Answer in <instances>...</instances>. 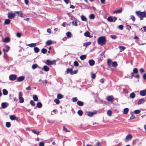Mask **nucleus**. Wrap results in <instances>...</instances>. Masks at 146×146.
Here are the masks:
<instances>
[{
	"mask_svg": "<svg viewBox=\"0 0 146 146\" xmlns=\"http://www.w3.org/2000/svg\"><path fill=\"white\" fill-rule=\"evenodd\" d=\"M32 132L34 134H37V135L39 134V132L38 131L34 130H32Z\"/></svg>",
	"mask_w": 146,
	"mask_h": 146,
	"instance_id": "37998d69",
	"label": "nucleus"
},
{
	"mask_svg": "<svg viewBox=\"0 0 146 146\" xmlns=\"http://www.w3.org/2000/svg\"><path fill=\"white\" fill-rule=\"evenodd\" d=\"M15 13H17L18 15L20 17H22V13L21 11H15Z\"/></svg>",
	"mask_w": 146,
	"mask_h": 146,
	"instance_id": "f3484780",
	"label": "nucleus"
},
{
	"mask_svg": "<svg viewBox=\"0 0 146 146\" xmlns=\"http://www.w3.org/2000/svg\"><path fill=\"white\" fill-rule=\"evenodd\" d=\"M56 62L55 60H53L52 61H50L49 60H46V64L48 65H52L54 63H55Z\"/></svg>",
	"mask_w": 146,
	"mask_h": 146,
	"instance_id": "0eeeda50",
	"label": "nucleus"
},
{
	"mask_svg": "<svg viewBox=\"0 0 146 146\" xmlns=\"http://www.w3.org/2000/svg\"><path fill=\"white\" fill-rule=\"evenodd\" d=\"M72 25H73L77 26H78L77 24L76 21H72Z\"/></svg>",
	"mask_w": 146,
	"mask_h": 146,
	"instance_id": "bf43d9fd",
	"label": "nucleus"
},
{
	"mask_svg": "<svg viewBox=\"0 0 146 146\" xmlns=\"http://www.w3.org/2000/svg\"><path fill=\"white\" fill-rule=\"evenodd\" d=\"M39 82H41L45 86L46 85L47 82V80H39Z\"/></svg>",
	"mask_w": 146,
	"mask_h": 146,
	"instance_id": "6ab92c4d",
	"label": "nucleus"
},
{
	"mask_svg": "<svg viewBox=\"0 0 146 146\" xmlns=\"http://www.w3.org/2000/svg\"><path fill=\"white\" fill-rule=\"evenodd\" d=\"M38 67V65L36 64H33L32 66V68L33 69H36Z\"/></svg>",
	"mask_w": 146,
	"mask_h": 146,
	"instance_id": "49530a36",
	"label": "nucleus"
},
{
	"mask_svg": "<svg viewBox=\"0 0 146 146\" xmlns=\"http://www.w3.org/2000/svg\"><path fill=\"white\" fill-rule=\"evenodd\" d=\"M112 111L110 110H108L107 112V114L109 116H111V115Z\"/></svg>",
	"mask_w": 146,
	"mask_h": 146,
	"instance_id": "f704fd0d",
	"label": "nucleus"
},
{
	"mask_svg": "<svg viewBox=\"0 0 146 146\" xmlns=\"http://www.w3.org/2000/svg\"><path fill=\"white\" fill-rule=\"evenodd\" d=\"M10 118L11 120H13L15 119L16 117L14 115H11L10 116Z\"/></svg>",
	"mask_w": 146,
	"mask_h": 146,
	"instance_id": "72a5a7b5",
	"label": "nucleus"
},
{
	"mask_svg": "<svg viewBox=\"0 0 146 146\" xmlns=\"http://www.w3.org/2000/svg\"><path fill=\"white\" fill-rule=\"evenodd\" d=\"M46 43L48 45H50L52 43V41L51 40H48L47 41Z\"/></svg>",
	"mask_w": 146,
	"mask_h": 146,
	"instance_id": "a18cd8bd",
	"label": "nucleus"
},
{
	"mask_svg": "<svg viewBox=\"0 0 146 146\" xmlns=\"http://www.w3.org/2000/svg\"><path fill=\"white\" fill-rule=\"evenodd\" d=\"M54 102L57 104H59L60 102L59 100L58 99H55L54 100Z\"/></svg>",
	"mask_w": 146,
	"mask_h": 146,
	"instance_id": "a19ab883",
	"label": "nucleus"
},
{
	"mask_svg": "<svg viewBox=\"0 0 146 146\" xmlns=\"http://www.w3.org/2000/svg\"><path fill=\"white\" fill-rule=\"evenodd\" d=\"M78 99L77 98L74 97L72 99V101L74 102H75L77 101Z\"/></svg>",
	"mask_w": 146,
	"mask_h": 146,
	"instance_id": "69168bd1",
	"label": "nucleus"
},
{
	"mask_svg": "<svg viewBox=\"0 0 146 146\" xmlns=\"http://www.w3.org/2000/svg\"><path fill=\"white\" fill-rule=\"evenodd\" d=\"M78 114L80 116H82L83 114V112L81 110H79L78 111Z\"/></svg>",
	"mask_w": 146,
	"mask_h": 146,
	"instance_id": "09e8293b",
	"label": "nucleus"
},
{
	"mask_svg": "<svg viewBox=\"0 0 146 146\" xmlns=\"http://www.w3.org/2000/svg\"><path fill=\"white\" fill-rule=\"evenodd\" d=\"M42 106V104L40 102H38L37 104V107L39 108H40Z\"/></svg>",
	"mask_w": 146,
	"mask_h": 146,
	"instance_id": "473e14b6",
	"label": "nucleus"
},
{
	"mask_svg": "<svg viewBox=\"0 0 146 146\" xmlns=\"http://www.w3.org/2000/svg\"><path fill=\"white\" fill-rule=\"evenodd\" d=\"M44 143L43 142H40L39 143V146H44Z\"/></svg>",
	"mask_w": 146,
	"mask_h": 146,
	"instance_id": "052dcab7",
	"label": "nucleus"
},
{
	"mask_svg": "<svg viewBox=\"0 0 146 146\" xmlns=\"http://www.w3.org/2000/svg\"><path fill=\"white\" fill-rule=\"evenodd\" d=\"M129 109L128 108H126L124 109L123 110V113L124 114H126L129 111Z\"/></svg>",
	"mask_w": 146,
	"mask_h": 146,
	"instance_id": "a211bd4d",
	"label": "nucleus"
},
{
	"mask_svg": "<svg viewBox=\"0 0 146 146\" xmlns=\"http://www.w3.org/2000/svg\"><path fill=\"white\" fill-rule=\"evenodd\" d=\"M113 99L114 98L112 96H108L106 98V100L108 101L111 102H113Z\"/></svg>",
	"mask_w": 146,
	"mask_h": 146,
	"instance_id": "6e6552de",
	"label": "nucleus"
},
{
	"mask_svg": "<svg viewBox=\"0 0 146 146\" xmlns=\"http://www.w3.org/2000/svg\"><path fill=\"white\" fill-rule=\"evenodd\" d=\"M143 78L144 80L146 79V73L144 74L143 75Z\"/></svg>",
	"mask_w": 146,
	"mask_h": 146,
	"instance_id": "774afa93",
	"label": "nucleus"
},
{
	"mask_svg": "<svg viewBox=\"0 0 146 146\" xmlns=\"http://www.w3.org/2000/svg\"><path fill=\"white\" fill-rule=\"evenodd\" d=\"M136 14L139 17H146V11L141 12L140 11H138L136 12Z\"/></svg>",
	"mask_w": 146,
	"mask_h": 146,
	"instance_id": "f03ea898",
	"label": "nucleus"
},
{
	"mask_svg": "<svg viewBox=\"0 0 146 146\" xmlns=\"http://www.w3.org/2000/svg\"><path fill=\"white\" fill-rule=\"evenodd\" d=\"M86 55H82L80 56V58L81 60H83L86 58Z\"/></svg>",
	"mask_w": 146,
	"mask_h": 146,
	"instance_id": "c85d7f7f",
	"label": "nucleus"
},
{
	"mask_svg": "<svg viewBox=\"0 0 146 146\" xmlns=\"http://www.w3.org/2000/svg\"><path fill=\"white\" fill-rule=\"evenodd\" d=\"M10 47L8 46H7L5 47V48L3 49V51H6L7 52H8L9 49H10Z\"/></svg>",
	"mask_w": 146,
	"mask_h": 146,
	"instance_id": "b1692460",
	"label": "nucleus"
},
{
	"mask_svg": "<svg viewBox=\"0 0 146 146\" xmlns=\"http://www.w3.org/2000/svg\"><path fill=\"white\" fill-rule=\"evenodd\" d=\"M17 77V76L15 74H12L9 76V79L13 81L16 79Z\"/></svg>",
	"mask_w": 146,
	"mask_h": 146,
	"instance_id": "423d86ee",
	"label": "nucleus"
},
{
	"mask_svg": "<svg viewBox=\"0 0 146 146\" xmlns=\"http://www.w3.org/2000/svg\"><path fill=\"white\" fill-rule=\"evenodd\" d=\"M30 104L32 106H34L35 105V102L32 100H31L30 101Z\"/></svg>",
	"mask_w": 146,
	"mask_h": 146,
	"instance_id": "4d7b16f0",
	"label": "nucleus"
},
{
	"mask_svg": "<svg viewBox=\"0 0 146 146\" xmlns=\"http://www.w3.org/2000/svg\"><path fill=\"white\" fill-rule=\"evenodd\" d=\"M63 97V96L61 94H58L57 96V98L58 99H61Z\"/></svg>",
	"mask_w": 146,
	"mask_h": 146,
	"instance_id": "de8ad7c7",
	"label": "nucleus"
},
{
	"mask_svg": "<svg viewBox=\"0 0 146 146\" xmlns=\"http://www.w3.org/2000/svg\"><path fill=\"white\" fill-rule=\"evenodd\" d=\"M21 34L19 33H18L16 34L17 36L19 38H20L21 37Z\"/></svg>",
	"mask_w": 146,
	"mask_h": 146,
	"instance_id": "680f3d73",
	"label": "nucleus"
},
{
	"mask_svg": "<svg viewBox=\"0 0 146 146\" xmlns=\"http://www.w3.org/2000/svg\"><path fill=\"white\" fill-rule=\"evenodd\" d=\"M74 65L76 66H78L79 65V64L78 62L75 61L74 62Z\"/></svg>",
	"mask_w": 146,
	"mask_h": 146,
	"instance_id": "13d9d810",
	"label": "nucleus"
},
{
	"mask_svg": "<svg viewBox=\"0 0 146 146\" xmlns=\"http://www.w3.org/2000/svg\"><path fill=\"white\" fill-rule=\"evenodd\" d=\"M43 69L46 72H47L49 70L48 67L46 66H44L43 67Z\"/></svg>",
	"mask_w": 146,
	"mask_h": 146,
	"instance_id": "bb28decb",
	"label": "nucleus"
},
{
	"mask_svg": "<svg viewBox=\"0 0 146 146\" xmlns=\"http://www.w3.org/2000/svg\"><path fill=\"white\" fill-rule=\"evenodd\" d=\"M3 93L4 95H6L7 94L8 92L6 89H4L3 90Z\"/></svg>",
	"mask_w": 146,
	"mask_h": 146,
	"instance_id": "4be33fe9",
	"label": "nucleus"
},
{
	"mask_svg": "<svg viewBox=\"0 0 146 146\" xmlns=\"http://www.w3.org/2000/svg\"><path fill=\"white\" fill-rule=\"evenodd\" d=\"M34 49L35 51V52L36 53L38 52H39V50H40L39 48L37 47H35L34 48Z\"/></svg>",
	"mask_w": 146,
	"mask_h": 146,
	"instance_id": "58836bf2",
	"label": "nucleus"
},
{
	"mask_svg": "<svg viewBox=\"0 0 146 146\" xmlns=\"http://www.w3.org/2000/svg\"><path fill=\"white\" fill-rule=\"evenodd\" d=\"M110 37L113 39H115L117 38V36L114 35H111Z\"/></svg>",
	"mask_w": 146,
	"mask_h": 146,
	"instance_id": "6e6d98bb",
	"label": "nucleus"
},
{
	"mask_svg": "<svg viewBox=\"0 0 146 146\" xmlns=\"http://www.w3.org/2000/svg\"><path fill=\"white\" fill-rule=\"evenodd\" d=\"M118 27L121 30H122L123 28V26L122 25H120L118 26Z\"/></svg>",
	"mask_w": 146,
	"mask_h": 146,
	"instance_id": "0e129e2a",
	"label": "nucleus"
},
{
	"mask_svg": "<svg viewBox=\"0 0 146 146\" xmlns=\"http://www.w3.org/2000/svg\"><path fill=\"white\" fill-rule=\"evenodd\" d=\"M130 19H132L133 22L135 21V17L133 15H131L130 16Z\"/></svg>",
	"mask_w": 146,
	"mask_h": 146,
	"instance_id": "5fc2aeb1",
	"label": "nucleus"
},
{
	"mask_svg": "<svg viewBox=\"0 0 146 146\" xmlns=\"http://www.w3.org/2000/svg\"><path fill=\"white\" fill-rule=\"evenodd\" d=\"M89 63L90 66H93L95 63V62L93 60H90L89 61Z\"/></svg>",
	"mask_w": 146,
	"mask_h": 146,
	"instance_id": "dca6fc26",
	"label": "nucleus"
},
{
	"mask_svg": "<svg viewBox=\"0 0 146 146\" xmlns=\"http://www.w3.org/2000/svg\"><path fill=\"white\" fill-rule=\"evenodd\" d=\"M15 16V14L12 12H9L8 13V17L11 19L14 18Z\"/></svg>",
	"mask_w": 146,
	"mask_h": 146,
	"instance_id": "39448f33",
	"label": "nucleus"
},
{
	"mask_svg": "<svg viewBox=\"0 0 146 146\" xmlns=\"http://www.w3.org/2000/svg\"><path fill=\"white\" fill-rule=\"evenodd\" d=\"M122 8H121L119 9L114 11L113 12V13H121L122 12Z\"/></svg>",
	"mask_w": 146,
	"mask_h": 146,
	"instance_id": "2eb2a0df",
	"label": "nucleus"
},
{
	"mask_svg": "<svg viewBox=\"0 0 146 146\" xmlns=\"http://www.w3.org/2000/svg\"><path fill=\"white\" fill-rule=\"evenodd\" d=\"M132 138V135H131L129 134L126 136V139H130Z\"/></svg>",
	"mask_w": 146,
	"mask_h": 146,
	"instance_id": "c9c22d12",
	"label": "nucleus"
},
{
	"mask_svg": "<svg viewBox=\"0 0 146 146\" xmlns=\"http://www.w3.org/2000/svg\"><path fill=\"white\" fill-rule=\"evenodd\" d=\"M95 16L94 14H91L89 16V18L91 19H93L94 18Z\"/></svg>",
	"mask_w": 146,
	"mask_h": 146,
	"instance_id": "864d4df0",
	"label": "nucleus"
},
{
	"mask_svg": "<svg viewBox=\"0 0 146 146\" xmlns=\"http://www.w3.org/2000/svg\"><path fill=\"white\" fill-rule=\"evenodd\" d=\"M47 51V50L44 48H43L41 50V52L44 54L46 53Z\"/></svg>",
	"mask_w": 146,
	"mask_h": 146,
	"instance_id": "8fccbe9b",
	"label": "nucleus"
},
{
	"mask_svg": "<svg viewBox=\"0 0 146 146\" xmlns=\"http://www.w3.org/2000/svg\"><path fill=\"white\" fill-rule=\"evenodd\" d=\"M6 126L7 127H9L11 126V123L9 122H7L6 123Z\"/></svg>",
	"mask_w": 146,
	"mask_h": 146,
	"instance_id": "3c124183",
	"label": "nucleus"
},
{
	"mask_svg": "<svg viewBox=\"0 0 146 146\" xmlns=\"http://www.w3.org/2000/svg\"><path fill=\"white\" fill-rule=\"evenodd\" d=\"M87 115L89 117H92L96 113V112H91L90 111H88L87 112Z\"/></svg>",
	"mask_w": 146,
	"mask_h": 146,
	"instance_id": "1a4fd4ad",
	"label": "nucleus"
},
{
	"mask_svg": "<svg viewBox=\"0 0 146 146\" xmlns=\"http://www.w3.org/2000/svg\"><path fill=\"white\" fill-rule=\"evenodd\" d=\"M91 44V42H88L86 43H84V46L87 47L88 46L90 45Z\"/></svg>",
	"mask_w": 146,
	"mask_h": 146,
	"instance_id": "ea45409f",
	"label": "nucleus"
},
{
	"mask_svg": "<svg viewBox=\"0 0 146 146\" xmlns=\"http://www.w3.org/2000/svg\"><path fill=\"white\" fill-rule=\"evenodd\" d=\"M28 46L31 47H35L36 46V43H31L28 44Z\"/></svg>",
	"mask_w": 146,
	"mask_h": 146,
	"instance_id": "7c9ffc66",
	"label": "nucleus"
},
{
	"mask_svg": "<svg viewBox=\"0 0 146 146\" xmlns=\"http://www.w3.org/2000/svg\"><path fill=\"white\" fill-rule=\"evenodd\" d=\"M9 104L7 102H3L1 104V107L3 108H6L8 106Z\"/></svg>",
	"mask_w": 146,
	"mask_h": 146,
	"instance_id": "9d476101",
	"label": "nucleus"
},
{
	"mask_svg": "<svg viewBox=\"0 0 146 146\" xmlns=\"http://www.w3.org/2000/svg\"><path fill=\"white\" fill-rule=\"evenodd\" d=\"M135 94L133 92H132L130 94V97L131 98H133L135 97Z\"/></svg>",
	"mask_w": 146,
	"mask_h": 146,
	"instance_id": "cd10ccee",
	"label": "nucleus"
},
{
	"mask_svg": "<svg viewBox=\"0 0 146 146\" xmlns=\"http://www.w3.org/2000/svg\"><path fill=\"white\" fill-rule=\"evenodd\" d=\"M77 104L78 105L80 106H82L84 105L83 102L81 101H78L77 102Z\"/></svg>",
	"mask_w": 146,
	"mask_h": 146,
	"instance_id": "2f4dec72",
	"label": "nucleus"
},
{
	"mask_svg": "<svg viewBox=\"0 0 146 146\" xmlns=\"http://www.w3.org/2000/svg\"><path fill=\"white\" fill-rule=\"evenodd\" d=\"M84 35L86 37H90V33L88 31H86L84 33Z\"/></svg>",
	"mask_w": 146,
	"mask_h": 146,
	"instance_id": "a878e982",
	"label": "nucleus"
},
{
	"mask_svg": "<svg viewBox=\"0 0 146 146\" xmlns=\"http://www.w3.org/2000/svg\"><path fill=\"white\" fill-rule=\"evenodd\" d=\"M10 20L9 19H7L5 20L4 23L5 25H8L10 23Z\"/></svg>",
	"mask_w": 146,
	"mask_h": 146,
	"instance_id": "412c9836",
	"label": "nucleus"
},
{
	"mask_svg": "<svg viewBox=\"0 0 146 146\" xmlns=\"http://www.w3.org/2000/svg\"><path fill=\"white\" fill-rule=\"evenodd\" d=\"M117 65V62L116 61L113 62L112 63V66L114 67H116Z\"/></svg>",
	"mask_w": 146,
	"mask_h": 146,
	"instance_id": "393cba45",
	"label": "nucleus"
},
{
	"mask_svg": "<svg viewBox=\"0 0 146 146\" xmlns=\"http://www.w3.org/2000/svg\"><path fill=\"white\" fill-rule=\"evenodd\" d=\"M25 77L23 76H20L17 79L18 82H21L23 80L25 79Z\"/></svg>",
	"mask_w": 146,
	"mask_h": 146,
	"instance_id": "ddd939ff",
	"label": "nucleus"
},
{
	"mask_svg": "<svg viewBox=\"0 0 146 146\" xmlns=\"http://www.w3.org/2000/svg\"><path fill=\"white\" fill-rule=\"evenodd\" d=\"M98 42L99 44L102 45L105 44L106 42V38L104 36L100 37L98 38Z\"/></svg>",
	"mask_w": 146,
	"mask_h": 146,
	"instance_id": "f257e3e1",
	"label": "nucleus"
},
{
	"mask_svg": "<svg viewBox=\"0 0 146 146\" xmlns=\"http://www.w3.org/2000/svg\"><path fill=\"white\" fill-rule=\"evenodd\" d=\"M66 35L68 37V38H70L72 34L71 32H68L66 33Z\"/></svg>",
	"mask_w": 146,
	"mask_h": 146,
	"instance_id": "79ce46f5",
	"label": "nucleus"
},
{
	"mask_svg": "<svg viewBox=\"0 0 146 146\" xmlns=\"http://www.w3.org/2000/svg\"><path fill=\"white\" fill-rule=\"evenodd\" d=\"M23 96V94L21 92H20L19 93V102L21 103H23L24 102V99L22 97Z\"/></svg>",
	"mask_w": 146,
	"mask_h": 146,
	"instance_id": "7ed1b4c3",
	"label": "nucleus"
},
{
	"mask_svg": "<svg viewBox=\"0 0 146 146\" xmlns=\"http://www.w3.org/2000/svg\"><path fill=\"white\" fill-rule=\"evenodd\" d=\"M133 73L135 74H137L138 72V70L137 68H135L133 69Z\"/></svg>",
	"mask_w": 146,
	"mask_h": 146,
	"instance_id": "c03bdc74",
	"label": "nucleus"
},
{
	"mask_svg": "<svg viewBox=\"0 0 146 146\" xmlns=\"http://www.w3.org/2000/svg\"><path fill=\"white\" fill-rule=\"evenodd\" d=\"M139 140L138 139H136L133 141L132 144L133 145H135L138 142Z\"/></svg>",
	"mask_w": 146,
	"mask_h": 146,
	"instance_id": "aec40b11",
	"label": "nucleus"
},
{
	"mask_svg": "<svg viewBox=\"0 0 146 146\" xmlns=\"http://www.w3.org/2000/svg\"><path fill=\"white\" fill-rule=\"evenodd\" d=\"M145 102V99L142 98L140 99L137 102V104L138 105L141 104Z\"/></svg>",
	"mask_w": 146,
	"mask_h": 146,
	"instance_id": "f8f14e48",
	"label": "nucleus"
},
{
	"mask_svg": "<svg viewBox=\"0 0 146 146\" xmlns=\"http://www.w3.org/2000/svg\"><path fill=\"white\" fill-rule=\"evenodd\" d=\"M81 20L83 21H87V19L85 16L82 15L81 17Z\"/></svg>",
	"mask_w": 146,
	"mask_h": 146,
	"instance_id": "5701e85b",
	"label": "nucleus"
},
{
	"mask_svg": "<svg viewBox=\"0 0 146 146\" xmlns=\"http://www.w3.org/2000/svg\"><path fill=\"white\" fill-rule=\"evenodd\" d=\"M140 95L142 96H145L146 95V91L144 90L141 91L140 92Z\"/></svg>",
	"mask_w": 146,
	"mask_h": 146,
	"instance_id": "4468645a",
	"label": "nucleus"
},
{
	"mask_svg": "<svg viewBox=\"0 0 146 146\" xmlns=\"http://www.w3.org/2000/svg\"><path fill=\"white\" fill-rule=\"evenodd\" d=\"M66 72L67 74H68L70 72L71 74H72V69L71 68L70 69L68 68L66 70Z\"/></svg>",
	"mask_w": 146,
	"mask_h": 146,
	"instance_id": "e433bc0d",
	"label": "nucleus"
},
{
	"mask_svg": "<svg viewBox=\"0 0 146 146\" xmlns=\"http://www.w3.org/2000/svg\"><path fill=\"white\" fill-rule=\"evenodd\" d=\"M96 75L94 74H93L91 76V78L92 79H95L96 77Z\"/></svg>",
	"mask_w": 146,
	"mask_h": 146,
	"instance_id": "338daca9",
	"label": "nucleus"
},
{
	"mask_svg": "<svg viewBox=\"0 0 146 146\" xmlns=\"http://www.w3.org/2000/svg\"><path fill=\"white\" fill-rule=\"evenodd\" d=\"M117 19V17H108L107 19L108 21L110 22H115Z\"/></svg>",
	"mask_w": 146,
	"mask_h": 146,
	"instance_id": "20e7f679",
	"label": "nucleus"
},
{
	"mask_svg": "<svg viewBox=\"0 0 146 146\" xmlns=\"http://www.w3.org/2000/svg\"><path fill=\"white\" fill-rule=\"evenodd\" d=\"M119 48L120 49V52L123 51L125 49V47L122 46H120L119 47Z\"/></svg>",
	"mask_w": 146,
	"mask_h": 146,
	"instance_id": "4c0bfd02",
	"label": "nucleus"
},
{
	"mask_svg": "<svg viewBox=\"0 0 146 146\" xmlns=\"http://www.w3.org/2000/svg\"><path fill=\"white\" fill-rule=\"evenodd\" d=\"M33 99L34 101H37L38 100V98L37 96L36 95H33Z\"/></svg>",
	"mask_w": 146,
	"mask_h": 146,
	"instance_id": "c756f323",
	"label": "nucleus"
},
{
	"mask_svg": "<svg viewBox=\"0 0 146 146\" xmlns=\"http://www.w3.org/2000/svg\"><path fill=\"white\" fill-rule=\"evenodd\" d=\"M140 111L139 110H135L134 111V113L136 114H139L140 113Z\"/></svg>",
	"mask_w": 146,
	"mask_h": 146,
	"instance_id": "603ef678",
	"label": "nucleus"
},
{
	"mask_svg": "<svg viewBox=\"0 0 146 146\" xmlns=\"http://www.w3.org/2000/svg\"><path fill=\"white\" fill-rule=\"evenodd\" d=\"M10 41V39L8 37H6L5 38L3 39L2 40V41L4 42L7 43L9 42Z\"/></svg>",
	"mask_w": 146,
	"mask_h": 146,
	"instance_id": "9b49d317",
	"label": "nucleus"
},
{
	"mask_svg": "<svg viewBox=\"0 0 146 146\" xmlns=\"http://www.w3.org/2000/svg\"><path fill=\"white\" fill-rule=\"evenodd\" d=\"M140 71L141 73H142L144 72L145 71L143 68H141L140 69Z\"/></svg>",
	"mask_w": 146,
	"mask_h": 146,
	"instance_id": "e2e57ef3",
	"label": "nucleus"
}]
</instances>
